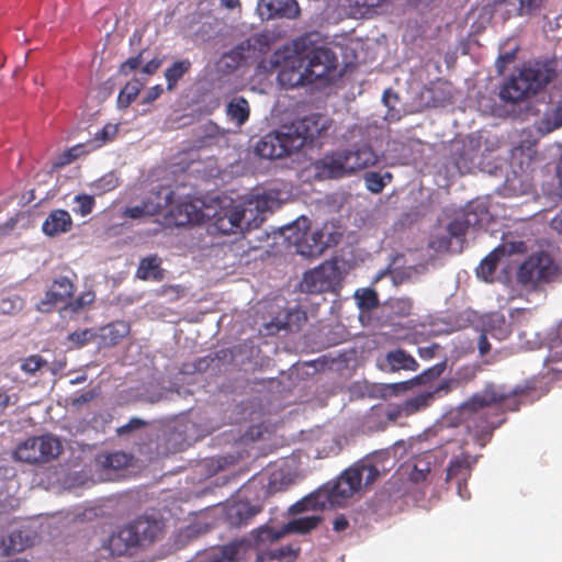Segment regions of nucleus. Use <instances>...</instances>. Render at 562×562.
I'll return each mask as SVG.
<instances>
[{"mask_svg":"<svg viewBox=\"0 0 562 562\" xmlns=\"http://www.w3.org/2000/svg\"><path fill=\"white\" fill-rule=\"evenodd\" d=\"M319 521L318 516H305L289 521L280 530L262 526L252 530L250 538L212 547L206 551L205 562H239L249 559L252 553H256L255 562H292L297 559L300 548L292 544L279 546L277 541L290 532H308L316 528Z\"/></svg>","mask_w":562,"mask_h":562,"instance_id":"1","label":"nucleus"},{"mask_svg":"<svg viewBox=\"0 0 562 562\" xmlns=\"http://www.w3.org/2000/svg\"><path fill=\"white\" fill-rule=\"evenodd\" d=\"M531 387L487 383L484 389L473 394L461 407L467 428L473 434L476 442L484 447L492 438L493 431L505 423V412H517Z\"/></svg>","mask_w":562,"mask_h":562,"instance_id":"2","label":"nucleus"},{"mask_svg":"<svg viewBox=\"0 0 562 562\" xmlns=\"http://www.w3.org/2000/svg\"><path fill=\"white\" fill-rule=\"evenodd\" d=\"M389 453L384 451H375L368 454L362 460L356 462L352 467L345 470L338 479L328 484L319 495L326 493V501L330 505H341L347 498L358 492L362 483L368 486L376 481L381 473H385L389 469L385 462L389 461Z\"/></svg>","mask_w":562,"mask_h":562,"instance_id":"3","label":"nucleus"},{"mask_svg":"<svg viewBox=\"0 0 562 562\" xmlns=\"http://www.w3.org/2000/svg\"><path fill=\"white\" fill-rule=\"evenodd\" d=\"M164 522L149 516H139L113 532L105 548L113 557L130 555L144 543L153 542L161 535Z\"/></svg>","mask_w":562,"mask_h":562,"instance_id":"4","label":"nucleus"},{"mask_svg":"<svg viewBox=\"0 0 562 562\" xmlns=\"http://www.w3.org/2000/svg\"><path fill=\"white\" fill-rule=\"evenodd\" d=\"M553 78V70L546 64L527 63L502 85L499 98L507 103H518L541 91Z\"/></svg>","mask_w":562,"mask_h":562,"instance_id":"5","label":"nucleus"},{"mask_svg":"<svg viewBox=\"0 0 562 562\" xmlns=\"http://www.w3.org/2000/svg\"><path fill=\"white\" fill-rule=\"evenodd\" d=\"M319 34L317 32L306 33L297 37L293 45L295 53L302 59H307L305 69L313 83L326 78L337 68V56L325 46L317 45Z\"/></svg>","mask_w":562,"mask_h":562,"instance_id":"6","label":"nucleus"},{"mask_svg":"<svg viewBox=\"0 0 562 562\" xmlns=\"http://www.w3.org/2000/svg\"><path fill=\"white\" fill-rule=\"evenodd\" d=\"M561 268L547 252L540 251L530 255L518 268L517 282L527 289L536 290L543 283L558 280Z\"/></svg>","mask_w":562,"mask_h":562,"instance_id":"7","label":"nucleus"},{"mask_svg":"<svg viewBox=\"0 0 562 562\" xmlns=\"http://www.w3.org/2000/svg\"><path fill=\"white\" fill-rule=\"evenodd\" d=\"M286 239L294 245L297 254L306 258H316L327 248L322 231L310 232V220L302 216L286 228Z\"/></svg>","mask_w":562,"mask_h":562,"instance_id":"8","label":"nucleus"},{"mask_svg":"<svg viewBox=\"0 0 562 562\" xmlns=\"http://www.w3.org/2000/svg\"><path fill=\"white\" fill-rule=\"evenodd\" d=\"M60 442L52 436L32 437L21 442L13 458L26 463H43L58 456Z\"/></svg>","mask_w":562,"mask_h":562,"instance_id":"9","label":"nucleus"},{"mask_svg":"<svg viewBox=\"0 0 562 562\" xmlns=\"http://www.w3.org/2000/svg\"><path fill=\"white\" fill-rule=\"evenodd\" d=\"M300 149L297 138L292 139L286 126L262 136L255 146V153L265 159H279Z\"/></svg>","mask_w":562,"mask_h":562,"instance_id":"10","label":"nucleus"},{"mask_svg":"<svg viewBox=\"0 0 562 562\" xmlns=\"http://www.w3.org/2000/svg\"><path fill=\"white\" fill-rule=\"evenodd\" d=\"M65 274L53 278L49 289L37 305L41 312H50L58 303H64L72 299L76 292L77 273L68 267H65Z\"/></svg>","mask_w":562,"mask_h":562,"instance_id":"11","label":"nucleus"},{"mask_svg":"<svg viewBox=\"0 0 562 562\" xmlns=\"http://www.w3.org/2000/svg\"><path fill=\"white\" fill-rule=\"evenodd\" d=\"M202 204L201 200L192 198L177 202L165 215V225L180 227L201 223L204 217Z\"/></svg>","mask_w":562,"mask_h":562,"instance_id":"12","label":"nucleus"},{"mask_svg":"<svg viewBox=\"0 0 562 562\" xmlns=\"http://www.w3.org/2000/svg\"><path fill=\"white\" fill-rule=\"evenodd\" d=\"M338 273L336 262L325 261L304 273L300 283L301 291L312 294L328 291L336 282Z\"/></svg>","mask_w":562,"mask_h":562,"instance_id":"13","label":"nucleus"},{"mask_svg":"<svg viewBox=\"0 0 562 562\" xmlns=\"http://www.w3.org/2000/svg\"><path fill=\"white\" fill-rule=\"evenodd\" d=\"M479 457H472L467 452L453 457L447 468L446 481H454L458 493L462 498L469 497L467 482L471 476L473 467L476 464Z\"/></svg>","mask_w":562,"mask_h":562,"instance_id":"14","label":"nucleus"},{"mask_svg":"<svg viewBox=\"0 0 562 562\" xmlns=\"http://www.w3.org/2000/svg\"><path fill=\"white\" fill-rule=\"evenodd\" d=\"M322 121L321 114H311L285 126L292 139L297 138L301 149L306 143H312L322 135L325 130V124Z\"/></svg>","mask_w":562,"mask_h":562,"instance_id":"15","label":"nucleus"},{"mask_svg":"<svg viewBox=\"0 0 562 562\" xmlns=\"http://www.w3.org/2000/svg\"><path fill=\"white\" fill-rule=\"evenodd\" d=\"M246 209L240 205H231L217 211L211 224V228L222 235H229L241 229Z\"/></svg>","mask_w":562,"mask_h":562,"instance_id":"16","label":"nucleus"},{"mask_svg":"<svg viewBox=\"0 0 562 562\" xmlns=\"http://www.w3.org/2000/svg\"><path fill=\"white\" fill-rule=\"evenodd\" d=\"M319 177L325 179H341L350 175L344 149L326 154L315 162Z\"/></svg>","mask_w":562,"mask_h":562,"instance_id":"17","label":"nucleus"},{"mask_svg":"<svg viewBox=\"0 0 562 562\" xmlns=\"http://www.w3.org/2000/svg\"><path fill=\"white\" fill-rule=\"evenodd\" d=\"M350 175L367 169L378 162V155L370 145H359L344 149Z\"/></svg>","mask_w":562,"mask_h":562,"instance_id":"18","label":"nucleus"},{"mask_svg":"<svg viewBox=\"0 0 562 562\" xmlns=\"http://www.w3.org/2000/svg\"><path fill=\"white\" fill-rule=\"evenodd\" d=\"M259 10L261 15H267V19L277 16L295 19L300 15V7L295 0H262Z\"/></svg>","mask_w":562,"mask_h":562,"instance_id":"19","label":"nucleus"},{"mask_svg":"<svg viewBox=\"0 0 562 562\" xmlns=\"http://www.w3.org/2000/svg\"><path fill=\"white\" fill-rule=\"evenodd\" d=\"M278 82L285 89L313 83L306 69L302 70L301 64L296 67L294 61H288L281 67L278 74Z\"/></svg>","mask_w":562,"mask_h":562,"instance_id":"20","label":"nucleus"},{"mask_svg":"<svg viewBox=\"0 0 562 562\" xmlns=\"http://www.w3.org/2000/svg\"><path fill=\"white\" fill-rule=\"evenodd\" d=\"M536 159V148L531 144H520L512 149L510 168L512 170L517 169L519 172L532 173Z\"/></svg>","mask_w":562,"mask_h":562,"instance_id":"21","label":"nucleus"},{"mask_svg":"<svg viewBox=\"0 0 562 562\" xmlns=\"http://www.w3.org/2000/svg\"><path fill=\"white\" fill-rule=\"evenodd\" d=\"M532 173L519 172L517 169L507 175L504 182V191L507 195L518 196L532 192Z\"/></svg>","mask_w":562,"mask_h":562,"instance_id":"22","label":"nucleus"},{"mask_svg":"<svg viewBox=\"0 0 562 562\" xmlns=\"http://www.w3.org/2000/svg\"><path fill=\"white\" fill-rule=\"evenodd\" d=\"M71 226L70 214L65 210L57 209L49 213L42 225V229L47 236H56L70 231Z\"/></svg>","mask_w":562,"mask_h":562,"instance_id":"23","label":"nucleus"},{"mask_svg":"<svg viewBox=\"0 0 562 562\" xmlns=\"http://www.w3.org/2000/svg\"><path fill=\"white\" fill-rule=\"evenodd\" d=\"M385 367L383 369L391 372L404 371H416L419 367L416 359L406 352L404 349H395L389 351L384 358Z\"/></svg>","mask_w":562,"mask_h":562,"instance_id":"24","label":"nucleus"},{"mask_svg":"<svg viewBox=\"0 0 562 562\" xmlns=\"http://www.w3.org/2000/svg\"><path fill=\"white\" fill-rule=\"evenodd\" d=\"M131 331L130 324L124 321L113 322L102 327L98 338L100 347H114Z\"/></svg>","mask_w":562,"mask_h":562,"instance_id":"25","label":"nucleus"},{"mask_svg":"<svg viewBox=\"0 0 562 562\" xmlns=\"http://www.w3.org/2000/svg\"><path fill=\"white\" fill-rule=\"evenodd\" d=\"M259 509L249 503H235L227 507L226 519L233 527H241L247 525L257 514Z\"/></svg>","mask_w":562,"mask_h":562,"instance_id":"26","label":"nucleus"},{"mask_svg":"<svg viewBox=\"0 0 562 562\" xmlns=\"http://www.w3.org/2000/svg\"><path fill=\"white\" fill-rule=\"evenodd\" d=\"M31 546L30 536L23 531H12L9 535L0 538V555L9 557L20 553Z\"/></svg>","mask_w":562,"mask_h":562,"instance_id":"27","label":"nucleus"},{"mask_svg":"<svg viewBox=\"0 0 562 562\" xmlns=\"http://www.w3.org/2000/svg\"><path fill=\"white\" fill-rule=\"evenodd\" d=\"M446 367H447L446 361H441L439 363H436L431 368L424 370L420 374L414 376L413 379L405 381V382L395 383L392 386L396 391H406L414 385L427 384V383L438 379L445 372Z\"/></svg>","mask_w":562,"mask_h":562,"instance_id":"28","label":"nucleus"},{"mask_svg":"<svg viewBox=\"0 0 562 562\" xmlns=\"http://www.w3.org/2000/svg\"><path fill=\"white\" fill-rule=\"evenodd\" d=\"M435 392H422L405 402L398 407L396 413H389V418H396L398 415L403 414L405 416L413 415L422 409L428 407L434 400Z\"/></svg>","mask_w":562,"mask_h":562,"instance_id":"29","label":"nucleus"},{"mask_svg":"<svg viewBox=\"0 0 562 562\" xmlns=\"http://www.w3.org/2000/svg\"><path fill=\"white\" fill-rule=\"evenodd\" d=\"M460 214L465 220L469 228H481L491 217L486 205L482 202L469 203Z\"/></svg>","mask_w":562,"mask_h":562,"instance_id":"30","label":"nucleus"},{"mask_svg":"<svg viewBox=\"0 0 562 562\" xmlns=\"http://www.w3.org/2000/svg\"><path fill=\"white\" fill-rule=\"evenodd\" d=\"M226 115L237 126L244 125L250 115V106L244 97L233 98L226 105Z\"/></svg>","mask_w":562,"mask_h":562,"instance_id":"31","label":"nucleus"},{"mask_svg":"<svg viewBox=\"0 0 562 562\" xmlns=\"http://www.w3.org/2000/svg\"><path fill=\"white\" fill-rule=\"evenodd\" d=\"M136 277L144 281H161L164 270L160 268V260L156 256L143 258L137 268Z\"/></svg>","mask_w":562,"mask_h":562,"instance_id":"32","label":"nucleus"},{"mask_svg":"<svg viewBox=\"0 0 562 562\" xmlns=\"http://www.w3.org/2000/svg\"><path fill=\"white\" fill-rule=\"evenodd\" d=\"M160 211L161 204L159 202L147 200L143 201L139 205L127 207L124 215L133 220H138L155 216L160 213Z\"/></svg>","mask_w":562,"mask_h":562,"instance_id":"33","label":"nucleus"},{"mask_svg":"<svg viewBox=\"0 0 562 562\" xmlns=\"http://www.w3.org/2000/svg\"><path fill=\"white\" fill-rule=\"evenodd\" d=\"M191 69V61L189 59H181L175 61L165 71V78L167 81V89L173 90L178 81Z\"/></svg>","mask_w":562,"mask_h":562,"instance_id":"34","label":"nucleus"},{"mask_svg":"<svg viewBox=\"0 0 562 562\" xmlns=\"http://www.w3.org/2000/svg\"><path fill=\"white\" fill-rule=\"evenodd\" d=\"M98 463L110 470H120L128 465L130 457L124 452H112L98 458Z\"/></svg>","mask_w":562,"mask_h":562,"instance_id":"35","label":"nucleus"},{"mask_svg":"<svg viewBox=\"0 0 562 562\" xmlns=\"http://www.w3.org/2000/svg\"><path fill=\"white\" fill-rule=\"evenodd\" d=\"M451 160L458 171L463 175L470 171L473 157L470 150L462 146L461 148L452 149Z\"/></svg>","mask_w":562,"mask_h":562,"instance_id":"36","label":"nucleus"},{"mask_svg":"<svg viewBox=\"0 0 562 562\" xmlns=\"http://www.w3.org/2000/svg\"><path fill=\"white\" fill-rule=\"evenodd\" d=\"M499 256L496 250L488 254L480 263L476 269L477 277L482 278L485 281L492 279L493 274L496 271Z\"/></svg>","mask_w":562,"mask_h":562,"instance_id":"37","label":"nucleus"},{"mask_svg":"<svg viewBox=\"0 0 562 562\" xmlns=\"http://www.w3.org/2000/svg\"><path fill=\"white\" fill-rule=\"evenodd\" d=\"M98 337L97 333L92 328H86L70 333L67 336V342L70 348H82Z\"/></svg>","mask_w":562,"mask_h":562,"instance_id":"38","label":"nucleus"},{"mask_svg":"<svg viewBox=\"0 0 562 562\" xmlns=\"http://www.w3.org/2000/svg\"><path fill=\"white\" fill-rule=\"evenodd\" d=\"M541 124L543 127L539 128L547 133L562 126V98L551 112L546 113L544 117L541 120Z\"/></svg>","mask_w":562,"mask_h":562,"instance_id":"39","label":"nucleus"},{"mask_svg":"<svg viewBox=\"0 0 562 562\" xmlns=\"http://www.w3.org/2000/svg\"><path fill=\"white\" fill-rule=\"evenodd\" d=\"M360 310L370 311L379 305L378 294L372 289H360L355 294Z\"/></svg>","mask_w":562,"mask_h":562,"instance_id":"40","label":"nucleus"},{"mask_svg":"<svg viewBox=\"0 0 562 562\" xmlns=\"http://www.w3.org/2000/svg\"><path fill=\"white\" fill-rule=\"evenodd\" d=\"M140 87L142 85L138 80L127 82L119 94L117 103L121 106L127 108L137 98Z\"/></svg>","mask_w":562,"mask_h":562,"instance_id":"41","label":"nucleus"},{"mask_svg":"<svg viewBox=\"0 0 562 562\" xmlns=\"http://www.w3.org/2000/svg\"><path fill=\"white\" fill-rule=\"evenodd\" d=\"M95 300V293L93 291H86L80 293L76 299L67 302L64 306L65 311H69L71 313H78L85 307L91 305Z\"/></svg>","mask_w":562,"mask_h":562,"instance_id":"42","label":"nucleus"},{"mask_svg":"<svg viewBox=\"0 0 562 562\" xmlns=\"http://www.w3.org/2000/svg\"><path fill=\"white\" fill-rule=\"evenodd\" d=\"M85 148H86L85 144H78V145L72 146L71 148L65 150L64 153H61L58 156L54 166L55 167H64L66 165L71 164L77 158H79L80 156L88 153V150H86Z\"/></svg>","mask_w":562,"mask_h":562,"instance_id":"43","label":"nucleus"},{"mask_svg":"<svg viewBox=\"0 0 562 562\" xmlns=\"http://www.w3.org/2000/svg\"><path fill=\"white\" fill-rule=\"evenodd\" d=\"M119 186V178L114 172H109L92 183L97 193L103 194L114 190Z\"/></svg>","mask_w":562,"mask_h":562,"instance_id":"44","label":"nucleus"},{"mask_svg":"<svg viewBox=\"0 0 562 562\" xmlns=\"http://www.w3.org/2000/svg\"><path fill=\"white\" fill-rule=\"evenodd\" d=\"M469 229L465 220L461 216V214H457L447 225V231L451 238H456L458 240L462 239Z\"/></svg>","mask_w":562,"mask_h":562,"instance_id":"45","label":"nucleus"},{"mask_svg":"<svg viewBox=\"0 0 562 562\" xmlns=\"http://www.w3.org/2000/svg\"><path fill=\"white\" fill-rule=\"evenodd\" d=\"M23 308V300L18 295H8L0 297V313L12 315Z\"/></svg>","mask_w":562,"mask_h":562,"instance_id":"46","label":"nucleus"},{"mask_svg":"<svg viewBox=\"0 0 562 562\" xmlns=\"http://www.w3.org/2000/svg\"><path fill=\"white\" fill-rule=\"evenodd\" d=\"M75 203L77 206L74 207V212L80 216L89 215L93 211L95 204L93 196L88 194L76 195Z\"/></svg>","mask_w":562,"mask_h":562,"instance_id":"47","label":"nucleus"},{"mask_svg":"<svg viewBox=\"0 0 562 562\" xmlns=\"http://www.w3.org/2000/svg\"><path fill=\"white\" fill-rule=\"evenodd\" d=\"M44 366H47V361L38 355H33L25 358L21 363V370L29 374H34Z\"/></svg>","mask_w":562,"mask_h":562,"instance_id":"48","label":"nucleus"},{"mask_svg":"<svg viewBox=\"0 0 562 562\" xmlns=\"http://www.w3.org/2000/svg\"><path fill=\"white\" fill-rule=\"evenodd\" d=\"M364 180L367 189L372 193H380L385 187L383 177L379 172H367Z\"/></svg>","mask_w":562,"mask_h":562,"instance_id":"49","label":"nucleus"},{"mask_svg":"<svg viewBox=\"0 0 562 562\" xmlns=\"http://www.w3.org/2000/svg\"><path fill=\"white\" fill-rule=\"evenodd\" d=\"M142 54H138L134 57H130L126 61H124L120 67V72L123 75H128L131 71L137 69L142 64Z\"/></svg>","mask_w":562,"mask_h":562,"instance_id":"50","label":"nucleus"},{"mask_svg":"<svg viewBox=\"0 0 562 562\" xmlns=\"http://www.w3.org/2000/svg\"><path fill=\"white\" fill-rule=\"evenodd\" d=\"M115 132L116 127L110 124L105 125L100 132H98L95 134V140L100 142V144H98V147L103 145L105 142L110 140L115 134Z\"/></svg>","mask_w":562,"mask_h":562,"instance_id":"51","label":"nucleus"},{"mask_svg":"<svg viewBox=\"0 0 562 562\" xmlns=\"http://www.w3.org/2000/svg\"><path fill=\"white\" fill-rule=\"evenodd\" d=\"M515 56L516 49L501 54L496 60V67L498 69V72H503L507 65L514 61Z\"/></svg>","mask_w":562,"mask_h":562,"instance_id":"52","label":"nucleus"},{"mask_svg":"<svg viewBox=\"0 0 562 562\" xmlns=\"http://www.w3.org/2000/svg\"><path fill=\"white\" fill-rule=\"evenodd\" d=\"M145 425H146V423L143 419L134 417V418H131L127 424L121 426L117 431L120 435H123V434H127L133 430L139 429Z\"/></svg>","mask_w":562,"mask_h":562,"instance_id":"53","label":"nucleus"},{"mask_svg":"<svg viewBox=\"0 0 562 562\" xmlns=\"http://www.w3.org/2000/svg\"><path fill=\"white\" fill-rule=\"evenodd\" d=\"M544 0H519L520 11L527 14L539 9Z\"/></svg>","mask_w":562,"mask_h":562,"instance_id":"54","label":"nucleus"},{"mask_svg":"<svg viewBox=\"0 0 562 562\" xmlns=\"http://www.w3.org/2000/svg\"><path fill=\"white\" fill-rule=\"evenodd\" d=\"M439 349V346L437 344H432L427 347H419L418 348V355L423 359H431L435 357L436 351Z\"/></svg>","mask_w":562,"mask_h":562,"instance_id":"55","label":"nucleus"},{"mask_svg":"<svg viewBox=\"0 0 562 562\" xmlns=\"http://www.w3.org/2000/svg\"><path fill=\"white\" fill-rule=\"evenodd\" d=\"M160 65H161L160 59L153 58L151 60H149L145 64L142 71L146 75H153L159 69Z\"/></svg>","mask_w":562,"mask_h":562,"instance_id":"56","label":"nucleus"},{"mask_svg":"<svg viewBox=\"0 0 562 562\" xmlns=\"http://www.w3.org/2000/svg\"><path fill=\"white\" fill-rule=\"evenodd\" d=\"M162 91H164V89L160 85H156V86L151 87L149 89V91L147 92V95H146L144 102L150 103V102L155 101L156 99H158L160 97Z\"/></svg>","mask_w":562,"mask_h":562,"instance_id":"57","label":"nucleus"},{"mask_svg":"<svg viewBox=\"0 0 562 562\" xmlns=\"http://www.w3.org/2000/svg\"><path fill=\"white\" fill-rule=\"evenodd\" d=\"M477 347L481 356L488 353L491 350V344L484 333L479 336Z\"/></svg>","mask_w":562,"mask_h":562,"instance_id":"58","label":"nucleus"},{"mask_svg":"<svg viewBox=\"0 0 562 562\" xmlns=\"http://www.w3.org/2000/svg\"><path fill=\"white\" fill-rule=\"evenodd\" d=\"M430 472L429 468L419 470L417 465L414 467V470L411 473V479L415 482L423 481L426 479V475Z\"/></svg>","mask_w":562,"mask_h":562,"instance_id":"59","label":"nucleus"},{"mask_svg":"<svg viewBox=\"0 0 562 562\" xmlns=\"http://www.w3.org/2000/svg\"><path fill=\"white\" fill-rule=\"evenodd\" d=\"M551 228L562 237V210L552 218Z\"/></svg>","mask_w":562,"mask_h":562,"instance_id":"60","label":"nucleus"},{"mask_svg":"<svg viewBox=\"0 0 562 562\" xmlns=\"http://www.w3.org/2000/svg\"><path fill=\"white\" fill-rule=\"evenodd\" d=\"M348 527V520L344 516L336 517L333 522V528L336 531H344Z\"/></svg>","mask_w":562,"mask_h":562,"instance_id":"61","label":"nucleus"},{"mask_svg":"<svg viewBox=\"0 0 562 562\" xmlns=\"http://www.w3.org/2000/svg\"><path fill=\"white\" fill-rule=\"evenodd\" d=\"M310 505H312V498L311 497L302 499L301 502L295 503L291 507V510L294 512V513H300V512L306 509Z\"/></svg>","mask_w":562,"mask_h":562,"instance_id":"62","label":"nucleus"},{"mask_svg":"<svg viewBox=\"0 0 562 562\" xmlns=\"http://www.w3.org/2000/svg\"><path fill=\"white\" fill-rule=\"evenodd\" d=\"M93 397H94V393L89 391V392H86V393L81 394L80 396L76 397L72 401V403L76 405H80V404L90 402Z\"/></svg>","mask_w":562,"mask_h":562,"instance_id":"63","label":"nucleus"},{"mask_svg":"<svg viewBox=\"0 0 562 562\" xmlns=\"http://www.w3.org/2000/svg\"><path fill=\"white\" fill-rule=\"evenodd\" d=\"M11 404V397L5 390L0 389V409L7 408Z\"/></svg>","mask_w":562,"mask_h":562,"instance_id":"64","label":"nucleus"}]
</instances>
